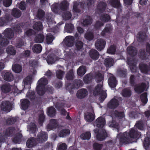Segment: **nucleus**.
Wrapping results in <instances>:
<instances>
[{"instance_id":"nucleus-1","label":"nucleus","mask_w":150,"mask_h":150,"mask_svg":"<svg viewBox=\"0 0 150 150\" xmlns=\"http://www.w3.org/2000/svg\"><path fill=\"white\" fill-rule=\"evenodd\" d=\"M119 144L122 145L123 144H128L132 143L131 138L139 139L141 136V133L134 128H132L129 132H125L122 134L120 133Z\"/></svg>"},{"instance_id":"nucleus-2","label":"nucleus","mask_w":150,"mask_h":150,"mask_svg":"<svg viewBox=\"0 0 150 150\" xmlns=\"http://www.w3.org/2000/svg\"><path fill=\"white\" fill-rule=\"evenodd\" d=\"M48 81L47 78L43 77L38 81L36 88L37 93L39 96L43 95L45 93V86L48 83Z\"/></svg>"},{"instance_id":"nucleus-3","label":"nucleus","mask_w":150,"mask_h":150,"mask_svg":"<svg viewBox=\"0 0 150 150\" xmlns=\"http://www.w3.org/2000/svg\"><path fill=\"white\" fill-rule=\"evenodd\" d=\"M103 84H98L96 86L93 90V94L95 96L98 95L100 96L99 100L101 103L103 102L107 97V93L106 91L103 90Z\"/></svg>"},{"instance_id":"nucleus-4","label":"nucleus","mask_w":150,"mask_h":150,"mask_svg":"<svg viewBox=\"0 0 150 150\" xmlns=\"http://www.w3.org/2000/svg\"><path fill=\"white\" fill-rule=\"evenodd\" d=\"M86 6V3L84 2L75 1L74 3L73 11L74 13H81V11L83 12Z\"/></svg>"},{"instance_id":"nucleus-5","label":"nucleus","mask_w":150,"mask_h":150,"mask_svg":"<svg viewBox=\"0 0 150 150\" xmlns=\"http://www.w3.org/2000/svg\"><path fill=\"white\" fill-rule=\"evenodd\" d=\"M107 7V4L106 2L100 1L97 6L96 12L98 14L103 13L105 12Z\"/></svg>"},{"instance_id":"nucleus-6","label":"nucleus","mask_w":150,"mask_h":150,"mask_svg":"<svg viewBox=\"0 0 150 150\" xmlns=\"http://www.w3.org/2000/svg\"><path fill=\"white\" fill-rule=\"evenodd\" d=\"M12 18L9 14H5L4 16L0 18V26H3L8 25L12 21Z\"/></svg>"},{"instance_id":"nucleus-7","label":"nucleus","mask_w":150,"mask_h":150,"mask_svg":"<svg viewBox=\"0 0 150 150\" xmlns=\"http://www.w3.org/2000/svg\"><path fill=\"white\" fill-rule=\"evenodd\" d=\"M12 104L9 101H3L0 105L1 110L4 112H9L11 110Z\"/></svg>"},{"instance_id":"nucleus-8","label":"nucleus","mask_w":150,"mask_h":150,"mask_svg":"<svg viewBox=\"0 0 150 150\" xmlns=\"http://www.w3.org/2000/svg\"><path fill=\"white\" fill-rule=\"evenodd\" d=\"M133 87L135 92L138 94H140L145 91L146 86L145 83L142 82L135 85Z\"/></svg>"},{"instance_id":"nucleus-9","label":"nucleus","mask_w":150,"mask_h":150,"mask_svg":"<svg viewBox=\"0 0 150 150\" xmlns=\"http://www.w3.org/2000/svg\"><path fill=\"white\" fill-rule=\"evenodd\" d=\"M106 42L102 39H98L95 43L96 48L98 51L103 50L105 46Z\"/></svg>"},{"instance_id":"nucleus-10","label":"nucleus","mask_w":150,"mask_h":150,"mask_svg":"<svg viewBox=\"0 0 150 150\" xmlns=\"http://www.w3.org/2000/svg\"><path fill=\"white\" fill-rule=\"evenodd\" d=\"M119 105V100L114 98L111 99L108 103L107 107L110 109H114Z\"/></svg>"},{"instance_id":"nucleus-11","label":"nucleus","mask_w":150,"mask_h":150,"mask_svg":"<svg viewBox=\"0 0 150 150\" xmlns=\"http://www.w3.org/2000/svg\"><path fill=\"white\" fill-rule=\"evenodd\" d=\"M74 36H69L66 37L64 42V45L66 47H71L74 43Z\"/></svg>"},{"instance_id":"nucleus-12","label":"nucleus","mask_w":150,"mask_h":150,"mask_svg":"<svg viewBox=\"0 0 150 150\" xmlns=\"http://www.w3.org/2000/svg\"><path fill=\"white\" fill-rule=\"evenodd\" d=\"M59 125L57 120L52 119L50 120L49 123L47 125V128L49 130L56 129L58 127Z\"/></svg>"},{"instance_id":"nucleus-13","label":"nucleus","mask_w":150,"mask_h":150,"mask_svg":"<svg viewBox=\"0 0 150 150\" xmlns=\"http://www.w3.org/2000/svg\"><path fill=\"white\" fill-rule=\"evenodd\" d=\"M109 4L112 7L117 8V10L122 11V6L120 0H110Z\"/></svg>"},{"instance_id":"nucleus-14","label":"nucleus","mask_w":150,"mask_h":150,"mask_svg":"<svg viewBox=\"0 0 150 150\" xmlns=\"http://www.w3.org/2000/svg\"><path fill=\"white\" fill-rule=\"evenodd\" d=\"M12 86L8 83H6L2 84L1 86L2 93L7 94L10 92L11 90Z\"/></svg>"},{"instance_id":"nucleus-15","label":"nucleus","mask_w":150,"mask_h":150,"mask_svg":"<svg viewBox=\"0 0 150 150\" xmlns=\"http://www.w3.org/2000/svg\"><path fill=\"white\" fill-rule=\"evenodd\" d=\"M88 92L85 88H81L76 93L77 97L79 99H83L86 97L88 95Z\"/></svg>"},{"instance_id":"nucleus-16","label":"nucleus","mask_w":150,"mask_h":150,"mask_svg":"<svg viewBox=\"0 0 150 150\" xmlns=\"http://www.w3.org/2000/svg\"><path fill=\"white\" fill-rule=\"evenodd\" d=\"M96 124L97 127L101 129L103 128L105 124V119L102 117H99L96 120Z\"/></svg>"},{"instance_id":"nucleus-17","label":"nucleus","mask_w":150,"mask_h":150,"mask_svg":"<svg viewBox=\"0 0 150 150\" xmlns=\"http://www.w3.org/2000/svg\"><path fill=\"white\" fill-rule=\"evenodd\" d=\"M37 138L40 142H44L47 140V133L46 132H41L38 134Z\"/></svg>"},{"instance_id":"nucleus-18","label":"nucleus","mask_w":150,"mask_h":150,"mask_svg":"<svg viewBox=\"0 0 150 150\" xmlns=\"http://www.w3.org/2000/svg\"><path fill=\"white\" fill-rule=\"evenodd\" d=\"M3 34L4 36L9 39H11L14 37V32L11 28H6L4 30Z\"/></svg>"},{"instance_id":"nucleus-19","label":"nucleus","mask_w":150,"mask_h":150,"mask_svg":"<svg viewBox=\"0 0 150 150\" xmlns=\"http://www.w3.org/2000/svg\"><path fill=\"white\" fill-rule=\"evenodd\" d=\"M32 75H30L25 78L24 80L25 84L24 88H28L29 89L30 88V85L32 82Z\"/></svg>"},{"instance_id":"nucleus-20","label":"nucleus","mask_w":150,"mask_h":150,"mask_svg":"<svg viewBox=\"0 0 150 150\" xmlns=\"http://www.w3.org/2000/svg\"><path fill=\"white\" fill-rule=\"evenodd\" d=\"M107 137V133L105 129H102L100 133L96 134V138L98 140L102 141L104 140Z\"/></svg>"},{"instance_id":"nucleus-21","label":"nucleus","mask_w":150,"mask_h":150,"mask_svg":"<svg viewBox=\"0 0 150 150\" xmlns=\"http://www.w3.org/2000/svg\"><path fill=\"white\" fill-rule=\"evenodd\" d=\"M112 30V26L111 23L107 24L104 28L101 33V35L103 36L105 35L106 33H110Z\"/></svg>"},{"instance_id":"nucleus-22","label":"nucleus","mask_w":150,"mask_h":150,"mask_svg":"<svg viewBox=\"0 0 150 150\" xmlns=\"http://www.w3.org/2000/svg\"><path fill=\"white\" fill-rule=\"evenodd\" d=\"M83 85L82 80L80 79H75L73 81L71 86L72 89H78Z\"/></svg>"},{"instance_id":"nucleus-23","label":"nucleus","mask_w":150,"mask_h":150,"mask_svg":"<svg viewBox=\"0 0 150 150\" xmlns=\"http://www.w3.org/2000/svg\"><path fill=\"white\" fill-rule=\"evenodd\" d=\"M89 55L91 58L96 60L98 59L100 54L97 50L95 49H91L89 52Z\"/></svg>"},{"instance_id":"nucleus-24","label":"nucleus","mask_w":150,"mask_h":150,"mask_svg":"<svg viewBox=\"0 0 150 150\" xmlns=\"http://www.w3.org/2000/svg\"><path fill=\"white\" fill-rule=\"evenodd\" d=\"M58 59L57 56L54 54H49L47 57V61L49 64H52L55 62Z\"/></svg>"},{"instance_id":"nucleus-25","label":"nucleus","mask_w":150,"mask_h":150,"mask_svg":"<svg viewBox=\"0 0 150 150\" xmlns=\"http://www.w3.org/2000/svg\"><path fill=\"white\" fill-rule=\"evenodd\" d=\"M21 108L24 110L27 109L30 105V102L27 99H22L20 101Z\"/></svg>"},{"instance_id":"nucleus-26","label":"nucleus","mask_w":150,"mask_h":150,"mask_svg":"<svg viewBox=\"0 0 150 150\" xmlns=\"http://www.w3.org/2000/svg\"><path fill=\"white\" fill-rule=\"evenodd\" d=\"M127 52L131 56H134L137 54V50L136 48L132 46H129L127 48Z\"/></svg>"},{"instance_id":"nucleus-27","label":"nucleus","mask_w":150,"mask_h":150,"mask_svg":"<svg viewBox=\"0 0 150 150\" xmlns=\"http://www.w3.org/2000/svg\"><path fill=\"white\" fill-rule=\"evenodd\" d=\"M108 82L109 86L111 88L115 87L117 85L116 79L114 76H110L108 79Z\"/></svg>"},{"instance_id":"nucleus-28","label":"nucleus","mask_w":150,"mask_h":150,"mask_svg":"<svg viewBox=\"0 0 150 150\" xmlns=\"http://www.w3.org/2000/svg\"><path fill=\"white\" fill-rule=\"evenodd\" d=\"M132 94L130 89L129 88H125L123 89L122 92V96L124 97L129 98L130 97Z\"/></svg>"},{"instance_id":"nucleus-29","label":"nucleus","mask_w":150,"mask_h":150,"mask_svg":"<svg viewBox=\"0 0 150 150\" xmlns=\"http://www.w3.org/2000/svg\"><path fill=\"white\" fill-rule=\"evenodd\" d=\"M36 145L35 139L33 137L28 139L26 142V145L28 148H31Z\"/></svg>"},{"instance_id":"nucleus-30","label":"nucleus","mask_w":150,"mask_h":150,"mask_svg":"<svg viewBox=\"0 0 150 150\" xmlns=\"http://www.w3.org/2000/svg\"><path fill=\"white\" fill-rule=\"evenodd\" d=\"M70 133L69 129H63L60 130L59 134V136L61 137H65L69 136Z\"/></svg>"},{"instance_id":"nucleus-31","label":"nucleus","mask_w":150,"mask_h":150,"mask_svg":"<svg viewBox=\"0 0 150 150\" xmlns=\"http://www.w3.org/2000/svg\"><path fill=\"white\" fill-rule=\"evenodd\" d=\"M56 110L53 106H51L47 108V114L51 117H54L56 114Z\"/></svg>"},{"instance_id":"nucleus-32","label":"nucleus","mask_w":150,"mask_h":150,"mask_svg":"<svg viewBox=\"0 0 150 150\" xmlns=\"http://www.w3.org/2000/svg\"><path fill=\"white\" fill-rule=\"evenodd\" d=\"M139 57L142 60H146L148 61V56L147 55L144 49H142L139 50Z\"/></svg>"},{"instance_id":"nucleus-33","label":"nucleus","mask_w":150,"mask_h":150,"mask_svg":"<svg viewBox=\"0 0 150 150\" xmlns=\"http://www.w3.org/2000/svg\"><path fill=\"white\" fill-rule=\"evenodd\" d=\"M138 35L139 36L137 38L138 41L139 42H144L146 38V33L145 32L140 31L138 33Z\"/></svg>"},{"instance_id":"nucleus-34","label":"nucleus","mask_w":150,"mask_h":150,"mask_svg":"<svg viewBox=\"0 0 150 150\" xmlns=\"http://www.w3.org/2000/svg\"><path fill=\"white\" fill-rule=\"evenodd\" d=\"M59 4L60 10L63 11L67 10L69 6V3L66 1H63Z\"/></svg>"},{"instance_id":"nucleus-35","label":"nucleus","mask_w":150,"mask_h":150,"mask_svg":"<svg viewBox=\"0 0 150 150\" xmlns=\"http://www.w3.org/2000/svg\"><path fill=\"white\" fill-rule=\"evenodd\" d=\"M4 79L6 81L11 82L13 80L14 76L11 73L6 72L4 75Z\"/></svg>"},{"instance_id":"nucleus-36","label":"nucleus","mask_w":150,"mask_h":150,"mask_svg":"<svg viewBox=\"0 0 150 150\" xmlns=\"http://www.w3.org/2000/svg\"><path fill=\"white\" fill-rule=\"evenodd\" d=\"M15 130L14 127H11L7 128L4 133V134L7 137L13 136Z\"/></svg>"},{"instance_id":"nucleus-37","label":"nucleus","mask_w":150,"mask_h":150,"mask_svg":"<svg viewBox=\"0 0 150 150\" xmlns=\"http://www.w3.org/2000/svg\"><path fill=\"white\" fill-rule=\"evenodd\" d=\"M45 13L41 8L38 9L36 15V17L39 19L43 20L44 19Z\"/></svg>"},{"instance_id":"nucleus-38","label":"nucleus","mask_w":150,"mask_h":150,"mask_svg":"<svg viewBox=\"0 0 150 150\" xmlns=\"http://www.w3.org/2000/svg\"><path fill=\"white\" fill-rule=\"evenodd\" d=\"M22 135L20 133L16 134L12 139V141L15 144L18 143L21 141Z\"/></svg>"},{"instance_id":"nucleus-39","label":"nucleus","mask_w":150,"mask_h":150,"mask_svg":"<svg viewBox=\"0 0 150 150\" xmlns=\"http://www.w3.org/2000/svg\"><path fill=\"white\" fill-rule=\"evenodd\" d=\"M117 73L120 77L122 78H125L127 75V70L126 69H120L117 70Z\"/></svg>"},{"instance_id":"nucleus-40","label":"nucleus","mask_w":150,"mask_h":150,"mask_svg":"<svg viewBox=\"0 0 150 150\" xmlns=\"http://www.w3.org/2000/svg\"><path fill=\"white\" fill-rule=\"evenodd\" d=\"M44 38V35L42 34L39 33L35 37L34 40L36 43H41L43 41Z\"/></svg>"},{"instance_id":"nucleus-41","label":"nucleus","mask_w":150,"mask_h":150,"mask_svg":"<svg viewBox=\"0 0 150 150\" xmlns=\"http://www.w3.org/2000/svg\"><path fill=\"white\" fill-rule=\"evenodd\" d=\"M54 100H56L55 102L56 103V106H57L59 105L62 106V104H63V105H64V104L63 102L64 101V97L63 96L61 97H55L54 98Z\"/></svg>"},{"instance_id":"nucleus-42","label":"nucleus","mask_w":150,"mask_h":150,"mask_svg":"<svg viewBox=\"0 0 150 150\" xmlns=\"http://www.w3.org/2000/svg\"><path fill=\"white\" fill-rule=\"evenodd\" d=\"M83 45V42L81 41L77 40L75 41V46L76 50L78 51L82 50Z\"/></svg>"},{"instance_id":"nucleus-43","label":"nucleus","mask_w":150,"mask_h":150,"mask_svg":"<svg viewBox=\"0 0 150 150\" xmlns=\"http://www.w3.org/2000/svg\"><path fill=\"white\" fill-rule=\"evenodd\" d=\"M100 20L103 22H108L110 19L109 15L106 13L101 14L100 17Z\"/></svg>"},{"instance_id":"nucleus-44","label":"nucleus","mask_w":150,"mask_h":150,"mask_svg":"<svg viewBox=\"0 0 150 150\" xmlns=\"http://www.w3.org/2000/svg\"><path fill=\"white\" fill-rule=\"evenodd\" d=\"M26 97L30 99V100L32 102H34L35 98V93L34 91H30L29 90L26 95Z\"/></svg>"},{"instance_id":"nucleus-45","label":"nucleus","mask_w":150,"mask_h":150,"mask_svg":"<svg viewBox=\"0 0 150 150\" xmlns=\"http://www.w3.org/2000/svg\"><path fill=\"white\" fill-rule=\"evenodd\" d=\"M32 50L33 52L36 53H39L42 51V47L40 44H35L32 47Z\"/></svg>"},{"instance_id":"nucleus-46","label":"nucleus","mask_w":150,"mask_h":150,"mask_svg":"<svg viewBox=\"0 0 150 150\" xmlns=\"http://www.w3.org/2000/svg\"><path fill=\"white\" fill-rule=\"evenodd\" d=\"M92 76L90 74H86L83 77V81L86 84H89L91 82Z\"/></svg>"},{"instance_id":"nucleus-47","label":"nucleus","mask_w":150,"mask_h":150,"mask_svg":"<svg viewBox=\"0 0 150 150\" xmlns=\"http://www.w3.org/2000/svg\"><path fill=\"white\" fill-rule=\"evenodd\" d=\"M86 72V66H80L77 70V74L80 76H83Z\"/></svg>"},{"instance_id":"nucleus-48","label":"nucleus","mask_w":150,"mask_h":150,"mask_svg":"<svg viewBox=\"0 0 150 150\" xmlns=\"http://www.w3.org/2000/svg\"><path fill=\"white\" fill-rule=\"evenodd\" d=\"M86 120L87 122H91L95 119V115L92 113L88 112L85 116Z\"/></svg>"},{"instance_id":"nucleus-49","label":"nucleus","mask_w":150,"mask_h":150,"mask_svg":"<svg viewBox=\"0 0 150 150\" xmlns=\"http://www.w3.org/2000/svg\"><path fill=\"white\" fill-rule=\"evenodd\" d=\"M11 15L14 17L19 18L21 15V12L19 9L14 8L12 10Z\"/></svg>"},{"instance_id":"nucleus-50","label":"nucleus","mask_w":150,"mask_h":150,"mask_svg":"<svg viewBox=\"0 0 150 150\" xmlns=\"http://www.w3.org/2000/svg\"><path fill=\"white\" fill-rule=\"evenodd\" d=\"M94 37L93 33L91 31L87 32L84 35V38L87 40L91 41Z\"/></svg>"},{"instance_id":"nucleus-51","label":"nucleus","mask_w":150,"mask_h":150,"mask_svg":"<svg viewBox=\"0 0 150 150\" xmlns=\"http://www.w3.org/2000/svg\"><path fill=\"white\" fill-rule=\"evenodd\" d=\"M93 19L91 16H87V18L84 19L83 22L82 24L85 26L90 25L92 23Z\"/></svg>"},{"instance_id":"nucleus-52","label":"nucleus","mask_w":150,"mask_h":150,"mask_svg":"<svg viewBox=\"0 0 150 150\" xmlns=\"http://www.w3.org/2000/svg\"><path fill=\"white\" fill-rule=\"evenodd\" d=\"M33 28L34 30L38 31L41 30L42 28V23L40 21L36 22L33 25Z\"/></svg>"},{"instance_id":"nucleus-53","label":"nucleus","mask_w":150,"mask_h":150,"mask_svg":"<svg viewBox=\"0 0 150 150\" xmlns=\"http://www.w3.org/2000/svg\"><path fill=\"white\" fill-rule=\"evenodd\" d=\"M115 116L117 119H121L124 117L125 114L123 112H119L117 110H116L114 112Z\"/></svg>"},{"instance_id":"nucleus-54","label":"nucleus","mask_w":150,"mask_h":150,"mask_svg":"<svg viewBox=\"0 0 150 150\" xmlns=\"http://www.w3.org/2000/svg\"><path fill=\"white\" fill-rule=\"evenodd\" d=\"M59 4L58 3H56L53 4L51 6L52 11L55 13H57L60 10L59 7Z\"/></svg>"},{"instance_id":"nucleus-55","label":"nucleus","mask_w":150,"mask_h":150,"mask_svg":"<svg viewBox=\"0 0 150 150\" xmlns=\"http://www.w3.org/2000/svg\"><path fill=\"white\" fill-rule=\"evenodd\" d=\"M147 93L146 92H144L141 94L140 96V98L142 102L146 104L148 101Z\"/></svg>"},{"instance_id":"nucleus-56","label":"nucleus","mask_w":150,"mask_h":150,"mask_svg":"<svg viewBox=\"0 0 150 150\" xmlns=\"http://www.w3.org/2000/svg\"><path fill=\"white\" fill-rule=\"evenodd\" d=\"M74 28V25L71 24L69 23L66 24L65 27L66 31L68 33H72Z\"/></svg>"},{"instance_id":"nucleus-57","label":"nucleus","mask_w":150,"mask_h":150,"mask_svg":"<svg viewBox=\"0 0 150 150\" xmlns=\"http://www.w3.org/2000/svg\"><path fill=\"white\" fill-rule=\"evenodd\" d=\"M6 51L9 54L14 55L16 53V50L12 46H9L6 48Z\"/></svg>"},{"instance_id":"nucleus-58","label":"nucleus","mask_w":150,"mask_h":150,"mask_svg":"<svg viewBox=\"0 0 150 150\" xmlns=\"http://www.w3.org/2000/svg\"><path fill=\"white\" fill-rule=\"evenodd\" d=\"M91 137V133L89 132H86L81 134L80 137L82 139L88 140L90 139Z\"/></svg>"},{"instance_id":"nucleus-59","label":"nucleus","mask_w":150,"mask_h":150,"mask_svg":"<svg viewBox=\"0 0 150 150\" xmlns=\"http://www.w3.org/2000/svg\"><path fill=\"white\" fill-rule=\"evenodd\" d=\"M24 41L23 39L20 38L16 39L15 46L16 47L20 48L24 46Z\"/></svg>"},{"instance_id":"nucleus-60","label":"nucleus","mask_w":150,"mask_h":150,"mask_svg":"<svg viewBox=\"0 0 150 150\" xmlns=\"http://www.w3.org/2000/svg\"><path fill=\"white\" fill-rule=\"evenodd\" d=\"M114 60L111 58L109 57L105 59L104 64L105 66H113Z\"/></svg>"},{"instance_id":"nucleus-61","label":"nucleus","mask_w":150,"mask_h":150,"mask_svg":"<svg viewBox=\"0 0 150 150\" xmlns=\"http://www.w3.org/2000/svg\"><path fill=\"white\" fill-rule=\"evenodd\" d=\"M64 105H63V104H62V106L59 105L57 106H55V107L58 110L60 111L61 115L65 116L66 115L67 113L68 112L64 109Z\"/></svg>"},{"instance_id":"nucleus-62","label":"nucleus","mask_w":150,"mask_h":150,"mask_svg":"<svg viewBox=\"0 0 150 150\" xmlns=\"http://www.w3.org/2000/svg\"><path fill=\"white\" fill-rule=\"evenodd\" d=\"M95 78L97 83H99L103 80V77L102 74L99 72L95 73Z\"/></svg>"},{"instance_id":"nucleus-63","label":"nucleus","mask_w":150,"mask_h":150,"mask_svg":"<svg viewBox=\"0 0 150 150\" xmlns=\"http://www.w3.org/2000/svg\"><path fill=\"white\" fill-rule=\"evenodd\" d=\"M74 73L72 70H70L67 74L66 76L67 80H73L74 78Z\"/></svg>"},{"instance_id":"nucleus-64","label":"nucleus","mask_w":150,"mask_h":150,"mask_svg":"<svg viewBox=\"0 0 150 150\" xmlns=\"http://www.w3.org/2000/svg\"><path fill=\"white\" fill-rule=\"evenodd\" d=\"M135 126L139 130H143L144 129V124L142 121H137Z\"/></svg>"}]
</instances>
